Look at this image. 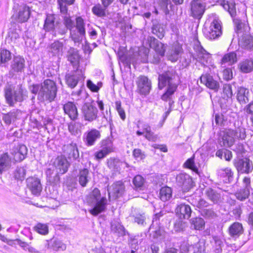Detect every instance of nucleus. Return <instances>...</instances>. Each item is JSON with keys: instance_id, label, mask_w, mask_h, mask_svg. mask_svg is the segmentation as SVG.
I'll use <instances>...</instances> for the list:
<instances>
[{"instance_id": "obj_48", "label": "nucleus", "mask_w": 253, "mask_h": 253, "mask_svg": "<svg viewBox=\"0 0 253 253\" xmlns=\"http://www.w3.org/2000/svg\"><path fill=\"white\" fill-rule=\"evenodd\" d=\"M108 7H105L103 4H97L92 8V13L98 17H104L106 16V9Z\"/></svg>"}, {"instance_id": "obj_25", "label": "nucleus", "mask_w": 253, "mask_h": 253, "mask_svg": "<svg viewBox=\"0 0 253 253\" xmlns=\"http://www.w3.org/2000/svg\"><path fill=\"white\" fill-rule=\"evenodd\" d=\"M176 214L180 219H188L190 216L192 211L188 205L180 203L175 210Z\"/></svg>"}, {"instance_id": "obj_61", "label": "nucleus", "mask_w": 253, "mask_h": 253, "mask_svg": "<svg viewBox=\"0 0 253 253\" xmlns=\"http://www.w3.org/2000/svg\"><path fill=\"white\" fill-rule=\"evenodd\" d=\"M192 225L196 230H201L205 225V221L202 218L196 217L192 219Z\"/></svg>"}, {"instance_id": "obj_44", "label": "nucleus", "mask_w": 253, "mask_h": 253, "mask_svg": "<svg viewBox=\"0 0 253 253\" xmlns=\"http://www.w3.org/2000/svg\"><path fill=\"white\" fill-rule=\"evenodd\" d=\"M26 171V166L17 167L13 172V176L17 180L23 181L25 178Z\"/></svg>"}, {"instance_id": "obj_57", "label": "nucleus", "mask_w": 253, "mask_h": 253, "mask_svg": "<svg viewBox=\"0 0 253 253\" xmlns=\"http://www.w3.org/2000/svg\"><path fill=\"white\" fill-rule=\"evenodd\" d=\"M236 197L237 199L240 201H244L248 198L250 195V190L248 186L246 188L240 189L236 193Z\"/></svg>"}, {"instance_id": "obj_27", "label": "nucleus", "mask_w": 253, "mask_h": 253, "mask_svg": "<svg viewBox=\"0 0 253 253\" xmlns=\"http://www.w3.org/2000/svg\"><path fill=\"white\" fill-rule=\"evenodd\" d=\"M250 92L249 89L244 87H238L237 90L236 98L241 104H245L249 101Z\"/></svg>"}, {"instance_id": "obj_5", "label": "nucleus", "mask_w": 253, "mask_h": 253, "mask_svg": "<svg viewBox=\"0 0 253 253\" xmlns=\"http://www.w3.org/2000/svg\"><path fill=\"white\" fill-rule=\"evenodd\" d=\"M242 23L238 22L237 28L239 34V45L243 49L253 50V37L249 34L242 33L241 30Z\"/></svg>"}, {"instance_id": "obj_19", "label": "nucleus", "mask_w": 253, "mask_h": 253, "mask_svg": "<svg viewBox=\"0 0 253 253\" xmlns=\"http://www.w3.org/2000/svg\"><path fill=\"white\" fill-rule=\"evenodd\" d=\"M70 166V163L66 158L63 156H58L53 162L52 167L57 169L59 173L64 174L66 173Z\"/></svg>"}, {"instance_id": "obj_10", "label": "nucleus", "mask_w": 253, "mask_h": 253, "mask_svg": "<svg viewBox=\"0 0 253 253\" xmlns=\"http://www.w3.org/2000/svg\"><path fill=\"white\" fill-rule=\"evenodd\" d=\"M107 191L109 199L115 200L123 196L125 191V187L122 181H118L109 186Z\"/></svg>"}, {"instance_id": "obj_18", "label": "nucleus", "mask_w": 253, "mask_h": 253, "mask_svg": "<svg viewBox=\"0 0 253 253\" xmlns=\"http://www.w3.org/2000/svg\"><path fill=\"white\" fill-rule=\"evenodd\" d=\"M64 46L63 42L58 40L51 43L48 47L49 55L60 59L64 52Z\"/></svg>"}, {"instance_id": "obj_11", "label": "nucleus", "mask_w": 253, "mask_h": 253, "mask_svg": "<svg viewBox=\"0 0 253 253\" xmlns=\"http://www.w3.org/2000/svg\"><path fill=\"white\" fill-rule=\"evenodd\" d=\"M82 112L85 121L92 122L97 118L98 110L91 104L85 103L82 106Z\"/></svg>"}, {"instance_id": "obj_53", "label": "nucleus", "mask_w": 253, "mask_h": 253, "mask_svg": "<svg viewBox=\"0 0 253 253\" xmlns=\"http://www.w3.org/2000/svg\"><path fill=\"white\" fill-rule=\"evenodd\" d=\"M67 30L68 29L65 26L58 23L51 35L53 37H56L58 35L63 36L67 32Z\"/></svg>"}, {"instance_id": "obj_35", "label": "nucleus", "mask_w": 253, "mask_h": 253, "mask_svg": "<svg viewBox=\"0 0 253 253\" xmlns=\"http://www.w3.org/2000/svg\"><path fill=\"white\" fill-rule=\"evenodd\" d=\"M111 231L113 234L117 235L118 237H123L128 232L126 231L125 227L118 222H113L111 224Z\"/></svg>"}, {"instance_id": "obj_63", "label": "nucleus", "mask_w": 253, "mask_h": 253, "mask_svg": "<svg viewBox=\"0 0 253 253\" xmlns=\"http://www.w3.org/2000/svg\"><path fill=\"white\" fill-rule=\"evenodd\" d=\"M183 166L185 168L189 169L193 171L198 173V169L195 165L194 156L187 160Z\"/></svg>"}, {"instance_id": "obj_43", "label": "nucleus", "mask_w": 253, "mask_h": 253, "mask_svg": "<svg viewBox=\"0 0 253 253\" xmlns=\"http://www.w3.org/2000/svg\"><path fill=\"white\" fill-rule=\"evenodd\" d=\"M89 171L87 169H81L78 175L79 182L83 187H85L89 180L88 177Z\"/></svg>"}, {"instance_id": "obj_16", "label": "nucleus", "mask_w": 253, "mask_h": 253, "mask_svg": "<svg viewBox=\"0 0 253 253\" xmlns=\"http://www.w3.org/2000/svg\"><path fill=\"white\" fill-rule=\"evenodd\" d=\"M176 179L177 184L181 187L184 191H189L193 186L192 178L186 173H179L177 175Z\"/></svg>"}, {"instance_id": "obj_49", "label": "nucleus", "mask_w": 253, "mask_h": 253, "mask_svg": "<svg viewBox=\"0 0 253 253\" xmlns=\"http://www.w3.org/2000/svg\"><path fill=\"white\" fill-rule=\"evenodd\" d=\"M75 27L77 32L81 35H85V23L84 19L81 17H78L76 19Z\"/></svg>"}, {"instance_id": "obj_30", "label": "nucleus", "mask_w": 253, "mask_h": 253, "mask_svg": "<svg viewBox=\"0 0 253 253\" xmlns=\"http://www.w3.org/2000/svg\"><path fill=\"white\" fill-rule=\"evenodd\" d=\"M243 232L244 230L242 224L237 222H234L231 225L228 229L230 236L235 239L238 238L243 233Z\"/></svg>"}, {"instance_id": "obj_34", "label": "nucleus", "mask_w": 253, "mask_h": 253, "mask_svg": "<svg viewBox=\"0 0 253 253\" xmlns=\"http://www.w3.org/2000/svg\"><path fill=\"white\" fill-rule=\"evenodd\" d=\"M217 174L226 183H230L233 179V172L229 168L219 169Z\"/></svg>"}, {"instance_id": "obj_20", "label": "nucleus", "mask_w": 253, "mask_h": 253, "mask_svg": "<svg viewBox=\"0 0 253 253\" xmlns=\"http://www.w3.org/2000/svg\"><path fill=\"white\" fill-rule=\"evenodd\" d=\"M65 157L71 161L76 160L79 158V152L76 143L72 142L63 146Z\"/></svg>"}, {"instance_id": "obj_23", "label": "nucleus", "mask_w": 253, "mask_h": 253, "mask_svg": "<svg viewBox=\"0 0 253 253\" xmlns=\"http://www.w3.org/2000/svg\"><path fill=\"white\" fill-rule=\"evenodd\" d=\"M27 152V147L25 145L20 144L12 149L11 154L16 162H20L26 158Z\"/></svg>"}, {"instance_id": "obj_41", "label": "nucleus", "mask_w": 253, "mask_h": 253, "mask_svg": "<svg viewBox=\"0 0 253 253\" xmlns=\"http://www.w3.org/2000/svg\"><path fill=\"white\" fill-rule=\"evenodd\" d=\"M172 191L171 188L164 186L161 188L159 192V198L163 202L169 200L172 197Z\"/></svg>"}, {"instance_id": "obj_9", "label": "nucleus", "mask_w": 253, "mask_h": 253, "mask_svg": "<svg viewBox=\"0 0 253 253\" xmlns=\"http://www.w3.org/2000/svg\"><path fill=\"white\" fill-rule=\"evenodd\" d=\"M190 16L200 19L205 11V5L200 0H192L190 3Z\"/></svg>"}, {"instance_id": "obj_56", "label": "nucleus", "mask_w": 253, "mask_h": 253, "mask_svg": "<svg viewBox=\"0 0 253 253\" xmlns=\"http://www.w3.org/2000/svg\"><path fill=\"white\" fill-rule=\"evenodd\" d=\"M33 229L34 231L41 235H45L48 233V227L46 224L38 223Z\"/></svg>"}, {"instance_id": "obj_59", "label": "nucleus", "mask_w": 253, "mask_h": 253, "mask_svg": "<svg viewBox=\"0 0 253 253\" xmlns=\"http://www.w3.org/2000/svg\"><path fill=\"white\" fill-rule=\"evenodd\" d=\"M0 63H5L11 59V53L6 49H1L0 52Z\"/></svg>"}, {"instance_id": "obj_21", "label": "nucleus", "mask_w": 253, "mask_h": 253, "mask_svg": "<svg viewBox=\"0 0 253 253\" xmlns=\"http://www.w3.org/2000/svg\"><path fill=\"white\" fill-rule=\"evenodd\" d=\"M200 81L201 83L215 92L217 91L220 87L219 82L214 80L213 77L209 74L202 75L200 77Z\"/></svg>"}, {"instance_id": "obj_51", "label": "nucleus", "mask_w": 253, "mask_h": 253, "mask_svg": "<svg viewBox=\"0 0 253 253\" xmlns=\"http://www.w3.org/2000/svg\"><path fill=\"white\" fill-rule=\"evenodd\" d=\"M234 137L239 140H244L246 137V129L242 126H239L233 129Z\"/></svg>"}, {"instance_id": "obj_2", "label": "nucleus", "mask_w": 253, "mask_h": 253, "mask_svg": "<svg viewBox=\"0 0 253 253\" xmlns=\"http://www.w3.org/2000/svg\"><path fill=\"white\" fill-rule=\"evenodd\" d=\"M3 90L6 102L11 107L18 102H23L28 97V92L21 84L15 85L7 83Z\"/></svg>"}, {"instance_id": "obj_28", "label": "nucleus", "mask_w": 253, "mask_h": 253, "mask_svg": "<svg viewBox=\"0 0 253 253\" xmlns=\"http://www.w3.org/2000/svg\"><path fill=\"white\" fill-rule=\"evenodd\" d=\"M237 61V54L235 52H230L224 55L220 61L222 67L231 66Z\"/></svg>"}, {"instance_id": "obj_42", "label": "nucleus", "mask_w": 253, "mask_h": 253, "mask_svg": "<svg viewBox=\"0 0 253 253\" xmlns=\"http://www.w3.org/2000/svg\"><path fill=\"white\" fill-rule=\"evenodd\" d=\"M181 50V48L178 45H175L172 47L168 53V58L169 60L173 62H176L179 58Z\"/></svg>"}, {"instance_id": "obj_60", "label": "nucleus", "mask_w": 253, "mask_h": 253, "mask_svg": "<svg viewBox=\"0 0 253 253\" xmlns=\"http://www.w3.org/2000/svg\"><path fill=\"white\" fill-rule=\"evenodd\" d=\"M152 33L159 39H162L164 37V29L161 24L154 25L152 27Z\"/></svg>"}, {"instance_id": "obj_8", "label": "nucleus", "mask_w": 253, "mask_h": 253, "mask_svg": "<svg viewBox=\"0 0 253 253\" xmlns=\"http://www.w3.org/2000/svg\"><path fill=\"white\" fill-rule=\"evenodd\" d=\"M222 34L220 22L214 19L211 24L209 30L204 32V35L207 39L213 40L218 38Z\"/></svg>"}, {"instance_id": "obj_64", "label": "nucleus", "mask_w": 253, "mask_h": 253, "mask_svg": "<svg viewBox=\"0 0 253 253\" xmlns=\"http://www.w3.org/2000/svg\"><path fill=\"white\" fill-rule=\"evenodd\" d=\"M51 248L54 251H65L66 245L60 240H54L52 242Z\"/></svg>"}, {"instance_id": "obj_7", "label": "nucleus", "mask_w": 253, "mask_h": 253, "mask_svg": "<svg viewBox=\"0 0 253 253\" xmlns=\"http://www.w3.org/2000/svg\"><path fill=\"white\" fill-rule=\"evenodd\" d=\"M234 164L239 173L249 174L253 170V162L248 158L235 160Z\"/></svg>"}, {"instance_id": "obj_3", "label": "nucleus", "mask_w": 253, "mask_h": 253, "mask_svg": "<svg viewBox=\"0 0 253 253\" xmlns=\"http://www.w3.org/2000/svg\"><path fill=\"white\" fill-rule=\"evenodd\" d=\"M86 201L87 204L93 207L89 210L90 213L93 215H97L106 209L107 200L105 197H101L100 190L94 188L87 196Z\"/></svg>"}, {"instance_id": "obj_40", "label": "nucleus", "mask_w": 253, "mask_h": 253, "mask_svg": "<svg viewBox=\"0 0 253 253\" xmlns=\"http://www.w3.org/2000/svg\"><path fill=\"white\" fill-rule=\"evenodd\" d=\"M8 244L9 245L17 244L19 245L21 248H22L24 250H28V251L31 253H41L34 248L29 246V245L28 243L22 241L20 239H17L15 240L9 241H8Z\"/></svg>"}, {"instance_id": "obj_14", "label": "nucleus", "mask_w": 253, "mask_h": 253, "mask_svg": "<svg viewBox=\"0 0 253 253\" xmlns=\"http://www.w3.org/2000/svg\"><path fill=\"white\" fill-rule=\"evenodd\" d=\"M233 129H228L222 131L220 134L219 144L221 146L230 147L235 142Z\"/></svg>"}, {"instance_id": "obj_12", "label": "nucleus", "mask_w": 253, "mask_h": 253, "mask_svg": "<svg viewBox=\"0 0 253 253\" xmlns=\"http://www.w3.org/2000/svg\"><path fill=\"white\" fill-rule=\"evenodd\" d=\"M194 49L196 52V59L204 66L210 63L211 58L210 54L201 46L200 43L196 44Z\"/></svg>"}, {"instance_id": "obj_54", "label": "nucleus", "mask_w": 253, "mask_h": 253, "mask_svg": "<svg viewBox=\"0 0 253 253\" xmlns=\"http://www.w3.org/2000/svg\"><path fill=\"white\" fill-rule=\"evenodd\" d=\"M213 240L214 242L213 246L214 252L216 253H222V248L224 246V244L222 240L217 236L213 237Z\"/></svg>"}, {"instance_id": "obj_39", "label": "nucleus", "mask_w": 253, "mask_h": 253, "mask_svg": "<svg viewBox=\"0 0 253 253\" xmlns=\"http://www.w3.org/2000/svg\"><path fill=\"white\" fill-rule=\"evenodd\" d=\"M205 194L207 198L214 204H217L221 198L220 194L216 190L211 188L207 189Z\"/></svg>"}, {"instance_id": "obj_32", "label": "nucleus", "mask_w": 253, "mask_h": 253, "mask_svg": "<svg viewBox=\"0 0 253 253\" xmlns=\"http://www.w3.org/2000/svg\"><path fill=\"white\" fill-rule=\"evenodd\" d=\"M11 166V159L7 153L0 156V173L7 170Z\"/></svg>"}, {"instance_id": "obj_1", "label": "nucleus", "mask_w": 253, "mask_h": 253, "mask_svg": "<svg viewBox=\"0 0 253 253\" xmlns=\"http://www.w3.org/2000/svg\"><path fill=\"white\" fill-rule=\"evenodd\" d=\"M178 77L176 71L173 69L168 70L159 75L158 78L159 89H162L168 85L166 92L161 97L163 100L168 101L176 91L178 85Z\"/></svg>"}, {"instance_id": "obj_62", "label": "nucleus", "mask_w": 253, "mask_h": 253, "mask_svg": "<svg viewBox=\"0 0 253 253\" xmlns=\"http://www.w3.org/2000/svg\"><path fill=\"white\" fill-rule=\"evenodd\" d=\"M73 96L76 97V100H82L83 101L87 97V94L86 93L83 86L81 87V88L77 91H74L72 93Z\"/></svg>"}, {"instance_id": "obj_22", "label": "nucleus", "mask_w": 253, "mask_h": 253, "mask_svg": "<svg viewBox=\"0 0 253 253\" xmlns=\"http://www.w3.org/2000/svg\"><path fill=\"white\" fill-rule=\"evenodd\" d=\"M83 78L82 71L77 70L74 73L67 74L65 76L66 84L68 87L74 88L78 84L79 81Z\"/></svg>"}, {"instance_id": "obj_36", "label": "nucleus", "mask_w": 253, "mask_h": 253, "mask_svg": "<svg viewBox=\"0 0 253 253\" xmlns=\"http://www.w3.org/2000/svg\"><path fill=\"white\" fill-rule=\"evenodd\" d=\"M53 168L54 167H52V166L46 169L45 173L47 181L50 184H55L59 182L60 178L58 175L59 173L57 170L55 171Z\"/></svg>"}, {"instance_id": "obj_13", "label": "nucleus", "mask_w": 253, "mask_h": 253, "mask_svg": "<svg viewBox=\"0 0 253 253\" xmlns=\"http://www.w3.org/2000/svg\"><path fill=\"white\" fill-rule=\"evenodd\" d=\"M101 136L99 130L92 128L84 133L83 140L87 146H92L101 138Z\"/></svg>"}, {"instance_id": "obj_37", "label": "nucleus", "mask_w": 253, "mask_h": 253, "mask_svg": "<svg viewBox=\"0 0 253 253\" xmlns=\"http://www.w3.org/2000/svg\"><path fill=\"white\" fill-rule=\"evenodd\" d=\"M238 67L242 73H250L253 70V59H247L243 60L238 64Z\"/></svg>"}, {"instance_id": "obj_58", "label": "nucleus", "mask_w": 253, "mask_h": 253, "mask_svg": "<svg viewBox=\"0 0 253 253\" xmlns=\"http://www.w3.org/2000/svg\"><path fill=\"white\" fill-rule=\"evenodd\" d=\"M200 213L203 217L209 219L213 218L217 216V214L214 211L213 209L212 208H210L209 207L201 211Z\"/></svg>"}, {"instance_id": "obj_15", "label": "nucleus", "mask_w": 253, "mask_h": 253, "mask_svg": "<svg viewBox=\"0 0 253 253\" xmlns=\"http://www.w3.org/2000/svg\"><path fill=\"white\" fill-rule=\"evenodd\" d=\"M27 186L32 194L38 196L42 190V186L40 179L36 177H29L26 179Z\"/></svg>"}, {"instance_id": "obj_45", "label": "nucleus", "mask_w": 253, "mask_h": 253, "mask_svg": "<svg viewBox=\"0 0 253 253\" xmlns=\"http://www.w3.org/2000/svg\"><path fill=\"white\" fill-rule=\"evenodd\" d=\"M75 0H57L58 8L61 14H66L68 11V5L74 3Z\"/></svg>"}, {"instance_id": "obj_50", "label": "nucleus", "mask_w": 253, "mask_h": 253, "mask_svg": "<svg viewBox=\"0 0 253 253\" xmlns=\"http://www.w3.org/2000/svg\"><path fill=\"white\" fill-rule=\"evenodd\" d=\"M69 132L74 135L77 136L81 133V124L77 123H71L68 125Z\"/></svg>"}, {"instance_id": "obj_38", "label": "nucleus", "mask_w": 253, "mask_h": 253, "mask_svg": "<svg viewBox=\"0 0 253 253\" xmlns=\"http://www.w3.org/2000/svg\"><path fill=\"white\" fill-rule=\"evenodd\" d=\"M21 113L20 110L13 109L2 116V120L6 125H10L12 122H14L17 118V116Z\"/></svg>"}, {"instance_id": "obj_52", "label": "nucleus", "mask_w": 253, "mask_h": 253, "mask_svg": "<svg viewBox=\"0 0 253 253\" xmlns=\"http://www.w3.org/2000/svg\"><path fill=\"white\" fill-rule=\"evenodd\" d=\"M192 204L194 206L196 207L199 209V211L201 212L203 210L206 209L210 207L209 203L205 200L199 198L198 200L193 201Z\"/></svg>"}, {"instance_id": "obj_55", "label": "nucleus", "mask_w": 253, "mask_h": 253, "mask_svg": "<svg viewBox=\"0 0 253 253\" xmlns=\"http://www.w3.org/2000/svg\"><path fill=\"white\" fill-rule=\"evenodd\" d=\"M233 86L235 88V83L230 84H225L223 86V95L224 98H231L233 95Z\"/></svg>"}, {"instance_id": "obj_24", "label": "nucleus", "mask_w": 253, "mask_h": 253, "mask_svg": "<svg viewBox=\"0 0 253 253\" xmlns=\"http://www.w3.org/2000/svg\"><path fill=\"white\" fill-rule=\"evenodd\" d=\"M147 41L150 47L154 49L158 54L161 56L165 55L166 47L163 43L153 37H149Z\"/></svg>"}, {"instance_id": "obj_4", "label": "nucleus", "mask_w": 253, "mask_h": 253, "mask_svg": "<svg viewBox=\"0 0 253 253\" xmlns=\"http://www.w3.org/2000/svg\"><path fill=\"white\" fill-rule=\"evenodd\" d=\"M57 91L55 83L51 80H45L41 84L38 96L39 100L52 102L56 96Z\"/></svg>"}, {"instance_id": "obj_29", "label": "nucleus", "mask_w": 253, "mask_h": 253, "mask_svg": "<svg viewBox=\"0 0 253 253\" xmlns=\"http://www.w3.org/2000/svg\"><path fill=\"white\" fill-rule=\"evenodd\" d=\"M57 23V22H55V18L53 14H47L44 20L43 29L46 32H50L51 35Z\"/></svg>"}, {"instance_id": "obj_31", "label": "nucleus", "mask_w": 253, "mask_h": 253, "mask_svg": "<svg viewBox=\"0 0 253 253\" xmlns=\"http://www.w3.org/2000/svg\"><path fill=\"white\" fill-rule=\"evenodd\" d=\"M30 15L29 7L26 5H21L19 8L18 13L15 15L19 22L27 21Z\"/></svg>"}, {"instance_id": "obj_26", "label": "nucleus", "mask_w": 253, "mask_h": 253, "mask_svg": "<svg viewBox=\"0 0 253 253\" xmlns=\"http://www.w3.org/2000/svg\"><path fill=\"white\" fill-rule=\"evenodd\" d=\"M63 108L65 114L67 115L71 120L75 121L77 119L78 110L74 102L68 101L63 105Z\"/></svg>"}, {"instance_id": "obj_46", "label": "nucleus", "mask_w": 253, "mask_h": 253, "mask_svg": "<svg viewBox=\"0 0 253 253\" xmlns=\"http://www.w3.org/2000/svg\"><path fill=\"white\" fill-rule=\"evenodd\" d=\"M102 149L108 152L109 153L114 150L113 140L110 137L102 140L100 142Z\"/></svg>"}, {"instance_id": "obj_17", "label": "nucleus", "mask_w": 253, "mask_h": 253, "mask_svg": "<svg viewBox=\"0 0 253 253\" xmlns=\"http://www.w3.org/2000/svg\"><path fill=\"white\" fill-rule=\"evenodd\" d=\"M136 84L140 94L146 95L150 92L151 88V83L147 77L140 76L137 79Z\"/></svg>"}, {"instance_id": "obj_6", "label": "nucleus", "mask_w": 253, "mask_h": 253, "mask_svg": "<svg viewBox=\"0 0 253 253\" xmlns=\"http://www.w3.org/2000/svg\"><path fill=\"white\" fill-rule=\"evenodd\" d=\"M25 68V60L21 56H14L10 64V69L8 76L10 78H13L16 74L23 72Z\"/></svg>"}, {"instance_id": "obj_33", "label": "nucleus", "mask_w": 253, "mask_h": 253, "mask_svg": "<svg viewBox=\"0 0 253 253\" xmlns=\"http://www.w3.org/2000/svg\"><path fill=\"white\" fill-rule=\"evenodd\" d=\"M67 58L74 67L78 66L79 64L80 56L77 49L71 47L68 51Z\"/></svg>"}, {"instance_id": "obj_47", "label": "nucleus", "mask_w": 253, "mask_h": 253, "mask_svg": "<svg viewBox=\"0 0 253 253\" xmlns=\"http://www.w3.org/2000/svg\"><path fill=\"white\" fill-rule=\"evenodd\" d=\"M107 165L112 170L118 171L120 170L122 162L119 159L111 158L108 160Z\"/></svg>"}]
</instances>
